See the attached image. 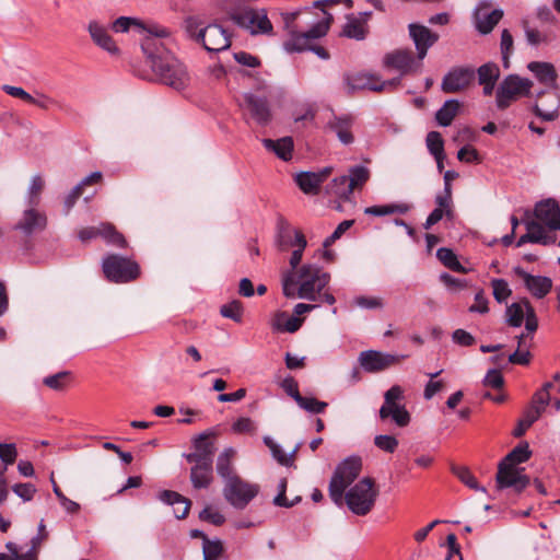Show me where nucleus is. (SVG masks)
I'll list each match as a JSON object with an SVG mask.
<instances>
[{"label": "nucleus", "mask_w": 560, "mask_h": 560, "mask_svg": "<svg viewBox=\"0 0 560 560\" xmlns=\"http://www.w3.org/2000/svg\"><path fill=\"white\" fill-rule=\"evenodd\" d=\"M243 304L237 301H231L230 303H226L221 306L220 314L225 317L230 318L236 323H241L243 318Z\"/></svg>", "instance_id": "obj_51"}, {"label": "nucleus", "mask_w": 560, "mask_h": 560, "mask_svg": "<svg viewBox=\"0 0 560 560\" xmlns=\"http://www.w3.org/2000/svg\"><path fill=\"white\" fill-rule=\"evenodd\" d=\"M45 187V180L40 175H35L31 179V184L26 194L27 206L37 207L40 202V195Z\"/></svg>", "instance_id": "obj_42"}, {"label": "nucleus", "mask_w": 560, "mask_h": 560, "mask_svg": "<svg viewBox=\"0 0 560 560\" xmlns=\"http://www.w3.org/2000/svg\"><path fill=\"white\" fill-rule=\"evenodd\" d=\"M354 124L355 117L351 114H334L327 121L326 129L335 133L342 144L350 145L354 142V135L352 132Z\"/></svg>", "instance_id": "obj_19"}, {"label": "nucleus", "mask_w": 560, "mask_h": 560, "mask_svg": "<svg viewBox=\"0 0 560 560\" xmlns=\"http://www.w3.org/2000/svg\"><path fill=\"white\" fill-rule=\"evenodd\" d=\"M459 107L460 104L457 100H447L435 114L438 124L442 127L450 126L456 117Z\"/></svg>", "instance_id": "obj_37"}, {"label": "nucleus", "mask_w": 560, "mask_h": 560, "mask_svg": "<svg viewBox=\"0 0 560 560\" xmlns=\"http://www.w3.org/2000/svg\"><path fill=\"white\" fill-rule=\"evenodd\" d=\"M522 334L517 337V349L509 355V362L512 364L527 365L530 362V352L529 347L532 345L533 338Z\"/></svg>", "instance_id": "obj_33"}, {"label": "nucleus", "mask_w": 560, "mask_h": 560, "mask_svg": "<svg viewBox=\"0 0 560 560\" xmlns=\"http://www.w3.org/2000/svg\"><path fill=\"white\" fill-rule=\"evenodd\" d=\"M259 493V486L241 477L231 478L223 488L225 500L235 509L243 510Z\"/></svg>", "instance_id": "obj_10"}, {"label": "nucleus", "mask_w": 560, "mask_h": 560, "mask_svg": "<svg viewBox=\"0 0 560 560\" xmlns=\"http://www.w3.org/2000/svg\"><path fill=\"white\" fill-rule=\"evenodd\" d=\"M262 144L283 161H289L292 158L293 140L291 137H283L278 140L264 139Z\"/></svg>", "instance_id": "obj_30"}, {"label": "nucleus", "mask_w": 560, "mask_h": 560, "mask_svg": "<svg viewBox=\"0 0 560 560\" xmlns=\"http://www.w3.org/2000/svg\"><path fill=\"white\" fill-rule=\"evenodd\" d=\"M500 48L503 67L508 69L510 67V56L513 51V37L509 30L502 31Z\"/></svg>", "instance_id": "obj_53"}, {"label": "nucleus", "mask_w": 560, "mask_h": 560, "mask_svg": "<svg viewBox=\"0 0 560 560\" xmlns=\"http://www.w3.org/2000/svg\"><path fill=\"white\" fill-rule=\"evenodd\" d=\"M327 192L338 198L348 200L353 192L348 176L341 175L339 177L334 178L327 187Z\"/></svg>", "instance_id": "obj_39"}, {"label": "nucleus", "mask_w": 560, "mask_h": 560, "mask_svg": "<svg viewBox=\"0 0 560 560\" xmlns=\"http://www.w3.org/2000/svg\"><path fill=\"white\" fill-rule=\"evenodd\" d=\"M100 237H102L107 244L119 248H125L127 246L124 235L110 223L100 224Z\"/></svg>", "instance_id": "obj_38"}, {"label": "nucleus", "mask_w": 560, "mask_h": 560, "mask_svg": "<svg viewBox=\"0 0 560 560\" xmlns=\"http://www.w3.org/2000/svg\"><path fill=\"white\" fill-rule=\"evenodd\" d=\"M232 20L241 27L247 30L250 34H267L272 31V24L269 21L265 10H255L246 8L232 15Z\"/></svg>", "instance_id": "obj_11"}, {"label": "nucleus", "mask_w": 560, "mask_h": 560, "mask_svg": "<svg viewBox=\"0 0 560 560\" xmlns=\"http://www.w3.org/2000/svg\"><path fill=\"white\" fill-rule=\"evenodd\" d=\"M211 432H203L194 439L195 451L186 455L188 463H213L214 443L210 440Z\"/></svg>", "instance_id": "obj_22"}, {"label": "nucleus", "mask_w": 560, "mask_h": 560, "mask_svg": "<svg viewBox=\"0 0 560 560\" xmlns=\"http://www.w3.org/2000/svg\"><path fill=\"white\" fill-rule=\"evenodd\" d=\"M361 468L362 460L358 456H350L337 466L329 482V495L337 505L342 504L346 488L357 479Z\"/></svg>", "instance_id": "obj_6"}, {"label": "nucleus", "mask_w": 560, "mask_h": 560, "mask_svg": "<svg viewBox=\"0 0 560 560\" xmlns=\"http://www.w3.org/2000/svg\"><path fill=\"white\" fill-rule=\"evenodd\" d=\"M374 444L384 452L394 453L398 446V440L393 435L381 434L374 438Z\"/></svg>", "instance_id": "obj_62"}, {"label": "nucleus", "mask_w": 560, "mask_h": 560, "mask_svg": "<svg viewBox=\"0 0 560 560\" xmlns=\"http://www.w3.org/2000/svg\"><path fill=\"white\" fill-rule=\"evenodd\" d=\"M406 358V354H392L376 350H365L360 352L358 361L365 372L377 373L398 364Z\"/></svg>", "instance_id": "obj_12"}, {"label": "nucleus", "mask_w": 560, "mask_h": 560, "mask_svg": "<svg viewBox=\"0 0 560 560\" xmlns=\"http://www.w3.org/2000/svg\"><path fill=\"white\" fill-rule=\"evenodd\" d=\"M69 377L70 373L67 371H62L45 377L43 383L51 389L62 390L67 386Z\"/></svg>", "instance_id": "obj_57"}, {"label": "nucleus", "mask_w": 560, "mask_h": 560, "mask_svg": "<svg viewBox=\"0 0 560 560\" xmlns=\"http://www.w3.org/2000/svg\"><path fill=\"white\" fill-rule=\"evenodd\" d=\"M295 183L304 194L315 195L320 187V179L312 172H302L296 175Z\"/></svg>", "instance_id": "obj_40"}, {"label": "nucleus", "mask_w": 560, "mask_h": 560, "mask_svg": "<svg viewBox=\"0 0 560 560\" xmlns=\"http://www.w3.org/2000/svg\"><path fill=\"white\" fill-rule=\"evenodd\" d=\"M246 115H249L260 126H267L271 120V110L266 97H260L252 93L243 95L241 104Z\"/></svg>", "instance_id": "obj_17"}, {"label": "nucleus", "mask_w": 560, "mask_h": 560, "mask_svg": "<svg viewBox=\"0 0 560 560\" xmlns=\"http://www.w3.org/2000/svg\"><path fill=\"white\" fill-rule=\"evenodd\" d=\"M408 31L417 50V59L422 61L427 57L429 49L439 40V35L429 27L418 23H410Z\"/></svg>", "instance_id": "obj_18"}, {"label": "nucleus", "mask_w": 560, "mask_h": 560, "mask_svg": "<svg viewBox=\"0 0 560 560\" xmlns=\"http://www.w3.org/2000/svg\"><path fill=\"white\" fill-rule=\"evenodd\" d=\"M202 550L203 560H217L221 556L223 547L220 540L211 541L205 538Z\"/></svg>", "instance_id": "obj_59"}, {"label": "nucleus", "mask_w": 560, "mask_h": 560, "mask_svg": "<svg viewBox=\"0 0 560 560\" xmlns=\"http://www.w3.org/2000/svg\"><path fill=\"white\" fill-rule=\"evenodd\" d=\"M206 27L202 20L197 15H189L184 20V28L187 35L195 40L196 43L199 40V31L200 28Z\"/></svg>", "instance_id": "obj_55"}, {"label": "nucleus", "mask_w": 560, "mask_h": 560, "mask_svg": "<svg viewBox=\"0 0 560 560\" xmlns=\"http://www.w3.org/2000/svg\"><path fill=\"white\" fill-rule=\"evenodd\" d=\"M88 30L95 45L110 55H118L119 48L109 35L105 25L97 21H91Z\"/></svg>", "instance_id": "obj_24"}, {"label": "nucleus", "mask_w": 560, "mask_h": 560, "mask_svg": "<svg viewBox=\"0 0 560 560\" xmlns=\"http://www.w3.org/2000/svg\"><path fill=\"white\" fill-rule=\"evenodd\" d=\"M412 209V206L406 202L388 203L381 206H371L364 209V213L374 217H383L393 213L406 214Z\"/></svg>", "instance_id": "obj_35"}, {"label": "nucleus", "mask_w": 560, "mask_h": 560, "mask_svg": "<svg viewBox=\"0 0 560 560\" xmlns=\"http://www.w3.org/2000/svg\"><path fill=\"white\" fill-rule=\"evenodd\" d=\"M264 443L266 446L270 450L273 458L283 466H289L292 464L293 459L292 456L296 452V448L293 450L291 455H287L281 446L277 444L270 436L264 438Z\"/></svg>", "instance_id": "obj_48"}, {"label": "nucleus", "mask_w": 560, "mask_h": 560, "mask_svg": "<svg viewBox=\"0 0 560 560\" xmlns=\"http://www.w3.org/2000/svg\"><path fill=\"white\" fill-rule=\"evenodd\" d=\"M451 470L468 488L486 492V489L479 486L468 467L452 465Z\"/></svg>", "instance_id": "obj_43"}, {"label": "nucleus", "mask_w": 560, "mask_h": 560, "mask_svg": "<svg viewBox=\"0 0 560 560\" xmlns=\"http://www.w3.org/2000/svg\"><path fill=\"white\" fill-rule=\"evenodd\" d=\"M425 143L432 155H442L444 153V140L440 132L430 131L427 135Z\"/></svg>", "instance_id": "obj_56"}, {"label": "nucleus", "mask_w": 560, "mask_h": 560, "mask_svg": "<svg viewBox=\"0 0 560 560\" xmlns=\"http://www.w3.org/2000/svg\"><path fill=\"white\" fill-rule=\"evenodd\" d=\"M404 399V389L399 385L392 386L384 394V404L380 408L381 420L390 418L399 428H405L410 423V413L406 406L400 404Z\"/></svg>", "instance_id": "obj_9"}, {"label": "nucleus", "mask_w": 560, "mask_h": 560, "mask_svg": "<svg viewBox=\"0 0 560 560\" xmlns=\"http://www.w3.org/2000/svg\"><path fill=\"white\" fill-rule=\"evenodd\" d=\"M502 16H503V12L498 9H495L482 16L478 15L477 20H476V28L481 34H488L500 22Z\"/></svg>", "instance_id": "obj_41"}, {"label": "nucleus", "mask_w": 560, "mask_h": 560, "mask_svg": "<svg viewBox=\"0 0 560 560\" xmlns=\"http://www.w3.org/2000/svg\"><path fill=\"white\" fill-rule=\"evenodd\" d=\"M377 494L374 480L365 477L343 493V500L353 514L364 516L373 509Z\"/></svg>", "instance_id": "obj_5"}, {"label": "nucleus", "mask_w": 560, "mask_h": 560, "mask_svg": "<svg viewBox=\"0 0 560 560\" xmlns=\"http://www.w3.org/2000/svg\"><path fill=\"white\" fill-rule=\"evenodd\" d=\"M162 38H155L153 36H145L141 43V48L147 58L150 60V67L154 62L155 59H160L164 57L165 54H171L163 46Z\"/></svg>", "instance_id": "obj_34"}, {"label": "nucleus", "mask_w": 560, "mask_h": 560, "mask_svg": "<svg viewBox=\"0 0 560 560\" xmlns=\"http://www.w3.org/2000/svg\"><path fill=\"white\" fill-rule=\"evenodd\" d=\"M190 480L196 489L208 488L213 480V463H192Z\"/></svg>", "instance_id": "obj_26"}, {"label": "nucleus", "mask_w": 560, "mask_h": 560, "mask_svg": "<svg viewBox=\"0 0 560 560\" xmlns=\"http://www.w3.org/2000/svg\"><path fill=\"white\" fill-rule=\"evenodd\" d=\"M330 275L315 264H304L296 271L282 275V292L289 299H303L312 302L336 303L335 296L326 290Z\"/></svg>", "instance_id": "obj_1"}, {"label": "nucleus", "mask_w": 560, "mask_h": 560, "mask_svg": "<svg viewBox=\"0 0 560 560\" xmlns=\"http://www.w3.org/2000/svg\"><path fill=\"white\" fill-rule=\"evenodd\" d=\"M300 232L291 226V224L283 218L279 217L277 221L276 243L281 250H287L290 247L296 246L295 233Z\"/></svg>", "instance_id": "obj_28"}, {"label": "nucleus", "mask_w": 560, "mask_h": 560, "mask_svg": "<svg viewBox=\"0 0 560 560\" xmlns=\"http://www.w3.org/2000/svg\"><path fill=\"white\" fill-rule=\"evenodd\" d=\"M151 69L163 84L175 90H184L189 84L190 78L186 67L172 54L155 59Z\"/></svg>", "instance_id": "obj_4"}, {"label": "nucleus", "mask_w": 560, "mask_h": 560, "mask_svg": "<svg viewBox=\"0 0 560 560\" xmlns=\"http://www.w3.org/2000/svg\"><path fill=\"white\" fill-rule=\"evenodd\" d=\"M199 517L201 521L209 522L217 526H220L225 522L224 515L210 506L205 508L200 512Z\"/></svg>", "instance_id": "obj_63"}, {"label": "nucleus", "mask_w": 560, "mask_h": 560, "mask_svg": "<svg viewBox=\"0 0 560 560\" xmlns=\"http://www.w3.org/2000/svg\"><path fill=\"white\" fill-rule=\"evenodd\" d=\"M524 33L527 43L533 47H538L540 45L548 44L551 40L550 34L541 32L534 27L525 26Z\"/></svg>", "instance_id": "obj_50"}, {"label": "nucleus", "mask_w": 560, "mask_h": 560, "mask_svg": "<svg viewBox=\"0 0 560 560\" xmlns=\"http://www.w3.org/2000/svg\"><path fill=\"white\" fill-rule=\"evenodd\" d=\"M300 12H284L281 14L288 38L283 42V49L287 52H302L308 50L311 40L325 36L329 30V20H323L306 31L301 32L295 24Z\"/></svg>", "instance_id": "obj_3"}, {"label": "nucleus", "mask_w": 560, "mask_h": 560, "mask_svg": "<svg viewBox=\"0 0 560 560\" xmlns=\"http://www.w3.org/2000/svg\"><path fill=\"white\" fill-rule=\"evenodd\" d=\"M534 214L537 222L544 224L550 231L560 230V208L553 199L536 203Z\"/></svg>", "instance_id": "obj_20"}, {"label": "nucleus", "mask_w": 560, "mask_h": 560, "mask_svg": "<svg viewBox=\"0 0 560 560\" xmlns=\"http://www.w3.org/2000/svg\"><path fill=\"white\" fill-rule=\"evenodd\" d=\"M296 248L292 252L290 257L291 269L289 271H296L303 257V252L307 245L306 238L302 232L295 233Z\"/></svg>", "instance_id": "obj_49"}, {"label": "nucleus", "mask_w": 560, "mask_h": 560, "mask_svg": "<svg viewBox=\"0 0 560 560\" xmlns=\"http://www.w3.org/2000/svg\"><path fill=\"white\" fill-rule=\"evenodd\" d=\"M476 72L471 67H453L443 78L441 89L444 93H458L475 81Z\"/></svg>", "instance_id": "obj_15"}, {"label": "nucleus", "mask_w": 560, "mask_h": 560, "mask_svg": "<svg viewBox=\"0 0 560 560\" xmlns=\"http://www.w3.org/2000/svg\"><path fill=\"white\" fill-rule=\"evenodd\" d=\"M514 273L521 278L525 288L537 299L545 298L552 288V281L548 277L533 276L521 267L513 269Z\"/></svg>", "instance_id": "obj_21"}, {"label": "nucleus", "mask_w": 560, "mask_h": 560, "mask_svg": "<svg viewBox=\"0 0 560 560\" xmlns=\"http://www.w3.org/2000/svg\"><path fill=\"white\" fill-rule=\"evenodd\" d=\"M369 34V26L365 25V22L362 21L361 18H358L353 14L347 16V21L343 25L341 35L345 37L363 40Z\"/></svg>", "instance_id": "obj_29"}, {"label": "nucleus", "mask_w": 560, "mask_h": 560, "mask_svg": "<svg viewBox=\"0 0 560 560\" xmlns=\"http://www.w3.org/2000/svg\"><path fill=\"white\" fill-rule=\"evenodd\" d=\"M525 225L527 232L518 238L516 243L517 247H521L526 243L536 244V241H539V238L537 237L538 222L536 220H530L526 221Z\"/></svg>", "instance_id": "obj_60"}, {"label": "nucleus", "mask_w": 560, "mask_h": 560, "mask_svg": "<svg viewBox=\"0 0 560 560\" xmlns=\"http://www.w3.org/2000/svg\"><path fill=\"white\" fill-rule=\"evenodd\" d=\"M527 69L535 78L547 88H555L557 72L552 63L542 61H532L527 65Z\"/></svg>", "instance_id": "obj_25"}, {"label": "nucleus", "mask_w": 560, "mask_h": 560, "mask_svg": "<svg viewBox=\"0 0 560 560\" xmlns=\"http://www.w3.org/2000/svg\"><path fill=\"white\" fill-rule=\"evenodd\" d=\"M532 451L527 442L515 446L499 464L495 476L499 490L513 488L515 492H522L529 485V477L523 474L524 468L518 469L516 465L523 464L530 458Z\"/></svg>", "instance_id": "obj_2"}, {"label": "nucleus", "mask_w": 560, "mask_h": 560, "mask_svg": "<svg viewBox=\"0 0 560 560\" xmlns=\"http://www.w3.org/2000/svg\"><path fill=\"white\" fill-rule=\"evenodd\" d=\"M303 318L296 316H289L285 312H279L276 314L272 328L278 331L295 332L302 326Z\"/></svg>", "instance_id": "obj_36"}, {"label": "nucleus", "mask_w": 560, "mask_h": 560, "mask_svg": "<svg viewBox=\"0 0 560 560\" xmlns=\"http://www.w3.org/2000/svg\"><path fill=\"white\" fill-rule=\"evenodd\" d=\"M542 95V93L540 94ZM550 98L549 104H545L542 101L536 103L533 110L535 115L545 121H552L558 117L559 100L555 93H545Z\"/></svg>", "instance_id": "obj_31"}, {"label": "nucleus", "mask_w": 560, "mask_h": 560, "mask_svg": "<svg viewBox=\"0 0 560 560\" xmlns=\"http://www.w3.org/2000/svg\"><path fill=\"white\" fill-rule=\"evenodd\" d=\"M477 74L479 83L497 82L500 75V70L495 63L489 62L479 67Z\"/></svg>", "instance_id": "obj_54"}, {"label": "nucleus", "mask_w": 560, "mask_h": 560, "mask_svg": "<svg viewBox=\"0 0 560 560\" xmlns=\"http://www.w3.org/2000/svg\"><path fill=\"white\" fill-rule=\"evenodd\" d=\"M532 86L533 82L529 79L509 74L502 80L497 90L495 103L498 108L505 109L520 97L528 96Z\"/></svg>", "instance_id": "obj_8"}, {"label": "nucleus", "mask_w": 560, "mask_h": 560, "mask_svg": "<svg viewBox=\"0 0 560 560\" xmlns=\"http://www.w3.org/2000/svg\"><path fill=\"white\" fill-rule=\"evenodd\" d=\"M343 80L350 93L359 90L384 91V85L378 84L380 77L374 73L359 72L346 74Z\"/></svg>", "instance_id": "obj_23"}, {"label": "nucleus", "mask_w": 560, "mask_h": 560, "mask_svg": "<svg viewBox=\"0 0 560 560\" xmlns=\"http://www.w3.org/2000/svg\"><path fill=\"white\" fill-rule=\"evenodd\" d=\"M47 226V215L36 207L27 206L20 219L13 225V230L20 232L24 237H31L43 232Z\"/></svg>", "instance_id": "obj_13"}, {"label": "nucleus", "mask_w": 560, "mask_h": 560, "mask_svg": "<svg viewBox=\"0 0 560 560\" xmlns=\"http://www.w3.org/2000/svg\"><path fill=\"white\" fill-rule=\"evenodd\" d=\"M491 287L493 291V296L499 303H503L511 295L512 291L509 288V284L503 279H493L491 281Z\"/></svg>", "instance_id": "obj_58"}, {"label": "nucleus", "mask_w": 560, "mask_h": 560, "mask_svg": "<svg viewBox=\"0 0 560 560\" xmlns=\"http://www.w3.org/2000/svg\"><path fill=\"white\" fill-rule=\"evenodd\" d=\"M439 260L448 269L457 272H465V268L458 261L454 252L446 247H441L436 252Z\"/></svg>", "instance_id": "obj_46"}, {"label": "nucleus", "mask_w": 560, "mask_h": 560, "mask_svg": "<svg viewBox=\"0 0 560 560\" xmlns=\"http://www.w3.org/2000/svg\"><path fill=\"white\" fill-rule=\"evenodd\" d=\"M131 26L144 28V24L137 18L120 16L112 23V30L116 33H126Z\"/></svg>", "instance_id": "obj_52"}, {"label": "nucleus", "mask_w": 560, "mask_h": 560, "mask_svg": "<svg viewBox=\"0 0 560 560\" xmlns=\"http://www.w3.org/2000/svg\"><path fill=\"white\" fill-rule=\"evenodd\" d=\"M526 314L524 301L521 303H512L505 310V319L509 326L520 327L523 324Z\"/></svg>", "instance_id": "obj_44"}, {"label": "nucleus", "mask_w": 560, "mask_h": 560, "mask_svg": "<svg viewBox=\"0 0 560 560\" xmlns=\"http://www.w3.org/2000/svg\"><path fill=\"white\" fill-rule=\"evenodd\" d=\"M18 456L15 444L12 443H0V459L4 464L3 472L7 470L9 465H12Z\"/></svg>", "instance_id": "obj_61"}, {"label": "nucleus", "mask_w": 560, "mask_h": 560, "mask_svg": "<svg viewBox=\"0 0 560 560\" xmlns=\"http://www.w3.org/2000/svg\"><path fill=\"white\" fill-rule=\"evenodd\" d=\"M348 179L352 189L362 188L370 179V170L363 165H354L349 168Z\"/></svg>", "instance_id": "obj_45"}, {"label": "nucleus", "mask_w": 560, "mask_h": 560, "mask_svg": "<svg viewBox=\"0 0 560 560\" xmlns=\"http://www.w3.org/2000/svg\"><path fill=\"white\" fill-rule=\"evenodd\" d=\"M159 498L164 503L174 506L173 511L176 518L182 520L188 515L191 503L182 494L175 491L164 490L160 493Z\"/></svg>", "instance_id": "obj_27"}, {"label": "nucleus", "mask_w": 560, "mask_h": 560, "mask_svg": "<svg viewBox=\"0 0 560 560\" xmlns=\"http://www.w3.org/2000/svg\"><path fill=\"white\" fill-rule=\"evenodd\" d=\"M383 65L386 68L397 70L400 75L417 72L421 67V61H416L410 49H395L387 52L383 58Z\"/></svg>", "instance_id": "obj_16"}, {"label": "nucleus", "mask_w": 560, "mask_h": 560, "mask_svg": "<svg viewBox=\"0 0 560 560\" xmlns=\"http://www.w3.org/2000/svg\"><path fill=\"white\" fill-rule=\"evenodd\" d=\"M102 269L105 278L115 283H128L140 276V266L135 260L117 254L105 256Z\"/></svg>", "instance_id": "obj_7"}, {"label": "nucleus", "mask_w": 560, "mask_h": 560, "mask_svg": "<svg viewBox=\"0 0 560 560\" xmlns=\"http://www.w3.org/2000/svg\"><path fill=\"white\" fill-rule=\"evenodd\" d=\"M198 44L209 52H219L231 46V38L226 30L219 24H208L199 31Z\"/></svg>", "instance_id": "obj_14"}, {"label": "nucleus", "mask_w": 560, "mask_h": 560, "mask_svg": "<svg viewBox=\"0 0 560 560\" xmlns=\"http://www.w3.org/2000/svg\"><path fill=\"white\" fill-rule=\"evenodd\" d=\"M296 396L299 407L311 413H322L328 406L326 401L318 400L315 397H306L301 394H296Z\"/></svg>", "instance_id": "obj_47"}, {"label": "nucleus", "mask_w": 560, "mask_h": 560, "mask_svg": "<svg viewBox=\"0 0 560 560\" xmlns=\"http://www.w3.org/2000/svg\"><path fill=\"white\" fill-rule=\"evenodd\" d=\"M236 452L232 447L225 448L217 458V472L224 479L225 483L234 477H238L233 471V458Z\"/></svg>", "instance_id": "obj_32"}, {"label": "nucleus", "mask_w": 560, "mask_h": 560, "mask_svg": "<svg viewBox=\"0 0 560 560\" xmlns=\"http://www.w3.org/2000/svg\"><path fill=\"white\" fill-rule=\"evenodd\" d=\"M232 430L235 433L254 434L256 432V425L250 418L241 417L232 424Z\"/></svg>", "instance_id": "obj_64"}]
</instances>
